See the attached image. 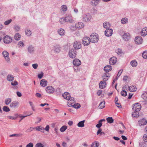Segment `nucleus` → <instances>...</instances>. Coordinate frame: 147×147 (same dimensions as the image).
I'll list each match as a JSON object with an SVG mask.
<instances>
[{
	"label": "nucleus",
	"instance_id": "1",
	"mask_svg": "<svg viewBox=\"0 0 147 147\" xmlns=\"http://www.w3.org/2000/svg\"><path fill=\"white\" fill-rule=\"evenodd\" d=\"M90 39L91 42L93 43H95L98 42V38L97 34L96 33H92L90 36Z\"/></svg>",
	"mask_w": 147,
	"mask_h": 147
},
{
	"label": "nucleus",
	"instance_id": "2",
	"mask_svg": "<svg viewBox=\"0 0 147 147\" xmlns=\"http://www.w3.org/2000/svg\"><path fill=\"white\" fill-rule=\"evenodd\" d=\"M132 107L134 111H140L141 108V106L140 103H137L133 105Z\"/></svg>",
	"mask_w": 147,
	"mask_h": 147
},
{
	"label": "nucleus",
	"instance_id": "3",
	"mask_svg": "<svg viewBox=\"0 0 147 147\" xmlns=\"http://www.w3.org/2000/svg\"><path fill=\"white\" fill-rule=\"evenodd\" d=\"M91 42L90 38L86 36L84 37L82 39V44L84 46H88L89 45Z\"/></svg>",
	"mask_w": 147,
	"mask_h": 147
},
{
	"label": "nucleus",
	"instance_id": "4",
	"mask_svg": "<svg viewBox=\"0 0 147 147\" xmlns=\"http://www.w3.org/2000/svg\"><path fill=\"white\" fill-rule=\"evenodd\" d=\"M12 38L9 36L6 35L5 36L3 39V41L4 43L9 44L12 42Z\"/></svg>",
	"mask_w": 147,
	"mask_h": 147
},
{
	"label": "nucleus",
	"instance_id": "5",
	"mask_svg": "<svg viewBox=\"0 0 147 147\" xmlns=\"http://www.w3.org/2000/svg\"><path fill=\"white\" fill-rule=\"evenodd\" d=\"M91 18V15L89 13H87L83 16V20L85 22H89Z\"/></svg>",
	"mask_w": 147,
	"mask_h": 147
},
{
	"label": "nucleus",
	"instance_id": "6",
	"mask_svg": "<svg viewBox=\"0 0 147 147\" xmlns=\"http://www.w3.org/2000/svg\"><path fill=\"white\" fill-rule=\"evenodd\" d=\"M69 55L70 58H74L76 55V51L74 49H71L69 51Z\"/></svg>",
	"mask_w": 147,
	"mask_h": 147
},
{
	"label": "nucleus",
	"instance_id": "7",
	"mask_svg": "<svg viewBox=\"0 0 147 147\" xmlns=\"http://www.w3.org/2000/svg\"><path fill=\"white\" fill-rule=\"evenodd\" d=\"M2 54L5 61L8 63L9 62L10 59L8 53L6 51H4L3 52Z\"/></svg>",
	"mask_w": 147,
	"mask_h": 147
},
{
	"label": "nucleus",
	"instance_id": "8",
	"mask_svg": "<svg viewBox=\"0 0 147 147\" xmlns=\"http://www.w3.org/2000/svg\"><path fill=\"white\" fill-rule=\"evenodd\" d=\"M73 47L75 49H78L81 47V43L77 41H75L73 45Z\"/></svg>",
	"mask_w": 147,
	"mask_h": 147
},
{
	"label": "nucleus",
	"instance_id": "9",
	"mask_svg": "<svg viewBox=\"0 0 147 147\" xmlns=\"http://www.w3.org/2000/svg\"><path fill=\"white\" fill-rule=\"evenodd\" d=\"M113 33V30L111 29H107L105 31V33L106 36H110L112 35Z\"/></svg>",
	"mask_w": 147,
	"mask_h": 147
},
{
	"label": "nucleus",
	"instance_id": "10",
	"mask_svg": "<svg viewBox=\"0 0 147 147\" xmlns=\"http://www.w3.org/2000/svg\"><path fill=\"white\" fill-rule=\"evenodd\" d=\"M65 18L66 22L72 23L74 22V20L73 19L72 16L71 15L67 16Z\"/></svg>",
	"mask_w": 147,
	"mask_h": 147
},
{
	"label": "nucleus",
	"instance_id": "11",
	"mask_svg": "<svg viewBox=\"0 0 147 147\" xmlns=\"http://www.w3.org/2000/svg\"><path fill=\"white\" fill-rule=\"evenodd\" d=\"M142 41L143 39L141 36H137L135 38V41L136 43L138 44H142Z\"/></svg>",
	"mask_w": 147,
	"mask_h": 147
},
{
	"label": "nucleus",
	"instance_id": "12",
	"mask_svg": "<svg viewBox=\"0 0 147 147\" xmlns=\"http://www.w3.org/2000/svg\"><path fill=\"white\" fill-rule=\"evenodd\" d=\"M117 61V58L115 57H113L109 59V63L111 65L115 64Z\"/></svg>",
	"mask_w": 147,
	"mask_h": 147
},
{
	"label": "nucleus",
	"instance_id": "13",
	"mask_svg": "<svg viewBox=\"0 0 147 147\" xmlns=\"http://www.w3.org/2000/svg\"><path fill=\"white\" fill-rule=\"evenodd\" d=\"M19 105V102L15 101L12 102L9 105V107L11 108L17 107Z\"/></svg>",
	"mask_w": 147,
	"mask_h": 147
},
{
	"label": "nucleus",
	"instance_id": "14",
	"mask_svg": "<svg viewBox=\"0 0 147 147\" xmlns=\"http://www.w3.org/2000/svg\"><path fill=\"white\" fill-rule=\"evenodd\" d=\"M47 92L49 93H53L54 91V88L52 86H48L46 89Z\"/></svg>",
	"mask_w": 147,
	"mask_h": 147
},
{
	"label": "nucleus",
	"instance_id": "15",
	"mask_svg": "<svg viewBox=\"0 0 147 147\" xmlns=\"http://www.w3.org/2000/svg\"><path fill=\"white\" fill-rule=\"evenodd\" d=\"M73 64L75 66H78L81 64L80 60L77 59H75L73 61Z\"/></svg>",
	"mask_w": 147,
	"mask_h": 147
},
{
	"label": "nucleus",
	"instance_id": "16",
	"mask_svg": "<svg viewBox=\"0 0 147 147\" xmlns=\"http://www.w3.org/2000/svg\"><path fill=\"white\" fill-rule=\"evenodd\" d=\"M84 26V24L82 22H79L75 24V27L78 29L83 28Z\"/></svg>",
	"mask_w": 147,
	"mask_h": 147
},
{
	"label": "nucleus",
	"instance_id": "17",
	"mask_svg": "<svg viewBox=\"0 0 147 147\" xmlns=\"http://www.w3.org/2000/svg\"><path fill=\"white\" fill-rule=\"evenodd\" d=\"M122 37L125 40L127 41L130 38V35L128 33H125L123 35Z\"/></svg>",
	"mask_w": 147,
	"mask_h": 147
},
{
	"label": "nucleus",
	"instance_id": "18",
	"mask_svg": "<svg viewBox=\"0 0 147 147\" xmlns=\"http://www.w3.org/2000/svg\"><path fill=\"white\" fill-rule=\"evenodd\" d=\"M28 52L30 53H32L34 51V48L32 45H29L27 48Z\"/></svg>",
	"mask_w": 147,
	"mask_h": 147
},
{
	"label": "nucleus",
	"instance_id": "19",
	"mask_svg": "<svg viewBox=\"0 0 147 147\" xmlns=\"http://www.w3.org/2000/svg\"><path fill=\"white\" fill-rule=\"evenodd\" d=\"M112 69V66L111 65H108L104 67V69L105 72L108 73L109 71L111 70Z\"/></svg>",
	"mask_w": 147,
	"mask_h": 147
},
{
	"label": "nucleus",
	"instance_id": "20",
	"mask_svg": "<svg viewBox=\"0 0 147 147\" xmlns=\"http://www.w3.org/2000/svg\"><path fill=\"white\" fill-rule=\"evenodd\" d=\"M106 85V83L104 81H101L99 84V87L100 88H104Z\"/></svg>",
	"mask_w": 147,
	"mask_h": 147
},
{
	"label": "nucleus",
	"instance_id": "21",
	"mask_svg": "<svg viewBox=\"0 0 147 147\" xmlns=\"http://www.w3.org/2000/svg\"><path fill=\"white\" fill-rule=\"evenodd\" d=\"M47 84V82L45 79H43L40 80V85L42 86H46Z\"/></svg>",
	"mask_w": 147,
	"mask_h": 147
},
{
	"label": "nucleus",
	"instance_id": "22",
	"mask_svg": "<svg viewBox=\"0 0 147 147\" xmlns=\"http://www.w3.org/2000/svg\"><path fill=\"white\" fill-rule=\"evenodd\" d=\"M141 35L142 36H145L147 34V28H143L141 32Z\"/></svg>",
	"mask_w": 147,
	"mask_h": 147
},
{
	"label": "nucleus",
	"instance_id": "23",
	"mask_svg": "<svg viewBox=\"0 0 147 147\" xmlns=\"http://www.w3.org/2000/svg\"><path fill=\"white\" fill-rule=\"evenodd\" d=\"M62 96L63 98L67 100L70 97V95L68 92H66L63 94Z\"/></svg>",
	"mask_w": 147,
	"mask_h": 147
},
{
	"label": "nucleus",
	"instance_id": "24",
	"mask_svg": "<svg viewBox=\"0 0 147 147\" xmlns=\"http://www.w3.org/2000/svg\"><path fill=\"white\" fill-rule=\"evenodd\" d=\"M139 122V125L140 126L144 125L147 123L146 120L144 119L140 120Z\"/></svg>",
	"mask_w": 147,
	"mask_h": 147
},
{
	"label": "nucleus",
	"instance_id": "25",
	"mask_svg": "<svg viewBox=\"0 0 147 147\" xmlns=\"http://www.w3.org/2000/svg\"><path fill=\"white\" fill-rule=\"evenodd\" d=\"M58 33L59 35L62 36L64 35L65 31L62 28H60L58 30Z\"/></svg>",
	"mask_w": 147,
	"mask_h": 147
},
{
	"label": "nucleus",
	"instance_id": "26",
	"mask_svg": "<svg viewBox=\"0 0 147 147\" xmlns=\"http://www.w3.org/2000/svg\"><path fill=\"white\" fill-rule=\"evenodd\" d=\"M129 90L132 92H135L137 88L135 86L132 85L130 86H128Z\"/></svg>",
	"mask_w": 147,
	"mask_h": 147
},
{
	"label": "nucleus",
	"instance_id": "27",
	"mask_svg": "<svg viewBox=\"0 0 147 147\" xmlns=\"http://www.w3.org/2000/svg\"><path fill=\"white\" fill-rule=\"evenodd\" d=\"M111 26V24L109 22H105L103 24L104 28L106 29L109 28Z\"/></svg>",
	"mask_w": 147,
	"mask_h": 147
},
{
	"label": "nucleus",
	"instance_id": "28",
	"mask_svg": "<svg viewBox=\"0 0 147 147\" xmlns=\"http://www.w3.org/2000/svg\"><path fill=\"white\" fill-rule=\"evenodd\" d=\"M139 111H134V112L132 113V116L133 117H138L139 115Z\"/></svg>",
	"mask_w": 147,
	"mask_h": 147
},
{
	"label": "nucleus",
	"instance_id": "29",
	"mask_svg": "<svg viewBox=\"0 0 147 147\" xmlns=\"http://www.w3.org/2000/svg\"><path fill=\"white\" fill-rule=\"evenodd\" d=\"M105 120L104 119H102L99 120L98 121V124L96 125V126L98 128H100L102 125V122L103 121H105Z\"/></svg>",
	"mask_w": 147,
	"mask_h": 147
},
{
	"label": "nucleus",
	"instance_id": "30",
	"mask_svg": "<svg viewBox=\"0 0 147 147\" xmlns=\"http://www.w3.org/2000/svg\"><path fill=\"white\" fill-rule=\"evenodd\" d=\"M35 128L36 130L40 131L42 132H43L45 130V128L41 126H37Z\"/></svg>",
	"mask_w": 147,
	"mask_h": 147
},
{
	"label": "nucleus",
	"instance_id": "31",
	"mask_svg": "<svg viewBox=\"0 0 147 147\" xmlns=\"http://www.w3.org/2000/svg\"><path fill=\"white\" fill-rule=\"evenodd\" d=\"M54 51L57 53H59L61 51V48L59 45H56L54 47Z\"/></svg>",
	"mask_w": 147,
	"mask_h": 147
},
{
	"label": "nucleus",
	"instance_id": "32",
	"mask_svg": "<svg viewBox=\"0 0 147 147\" xmlns=\"http://www.w3.org/2000/svg\"><path fill=\"white\" fill-rule=\"evenodd\" d=\"M99 0H92L91 2V5L93 6H96L98 4Z\"/></svg>",
	"mask_w": 147,
	"mask_h": 147
},
{
	"label": "nucleus",
	"instance_id": "33",
	"mask_svg": "<svg viewBox=\"0 0 147 147\" xmlns=\"http://www.w3.org/2000/svg\"><path fill=\"white\" fill-rule=\"evenodd\" d=\"M14 80V77L11 74H9L7 75V80L9 81H11Z\"/></svg>",
	"mask_w": 147,
	"mask_h": 147
},
{
	"label": "nucleus",
	"instance_id": "34",
	"mask_svg": "<svg viewBox=\"0 0 147 147\" xmlns=\"http://www.w3.org/2000/svg\"><path fill=\"white\" fill-rule=\"evenodd\" d=\"M68 100V103L70 105H72V102H74V98L73 97H69V98L67 100Z\"/></svg>",
	"mask_w": 147,
	"mask_h": 147
},
{
	"label": "nucleus",
	"instance_id": "35",
	"mask_svg": "<svg viewBox=\"0 0 147 147\" xmlns=\"http://www.w3.org/2000/svg\"><path fill=\"white\" fill-rule=\"evenodd\" d=\"M85 121V120H84L82 121H81L79 122L77 124L78 126L79 127H84V123Z\"/></svg>",
	"mask_w": 147,
	"mask_h": 147
},
{
	"label": "nucleus",
	"instance_id": "36",
	"mask_svg": "<svg viewBox=\"0 0 147 147\" xmlns=\"http://www.w3.org/2000/svg\"><path fill=\"white\" fill-rule=\"evenodd\" d=\"M11 101V99L10 98H6L5 100V103L6 105H8L10 104Z\"/></svg>",
	"mask_w": 147,
	"mask_h": 147
},
{
	"label": "nucleus",
	"instance_id": "37",
	"mask_svg": "<svg viewBox=\"0 0 147 147\" xmlns=\"http://www.w3.org/2000/svg\"><path fill=\"white\" fill-rule=\"evenodd\" d=\"M128 19L126 18H122L121 20V22L122 24H127L128 22Z\"/></svg>",
	"mask_w": 147,
	"mask_h": 147
},
{
	"label": "nucleus",
	"instance_id": "38",
	"mask_svg": "<svg viewBox=\"0 0 147 147\" xmlns=\"http://www.w3.org/2000/svg\"><path fill=\"white\" fill-rule=\"evenodd\" d=\"M20 35L19 33L16 34L14 36V38L16 40H19L20 38Z\"/></svg>",
	"mask_w": 147,
	"mask_h": 147
},
{
	"label": "nucleus",
	"instance_id": "39",
	"mask_svg": "<svg viewBox=\"0 0 147 147\" xmlns=\"http://www.w3.org/2000/svg\"><path fill=\"white\" fill-rule=\"evenodd\" d=\"M107 122L110 123H112L114 120L112 117H108L106 119Z\"/></svg>",
	"mask_w": 147,
	"mask_h": 147
},
{
	"label": "nucleus",
	"instance_id": "40",
	"mask_svg": "<svg viewBox=\"0 0 147 147\" xmlns=\"http://www.w3.org/2000/svg\"><path fill=\"white\" fill-rule=\"evenodd\" d=\"M105 107V101L102 102L100 103L99 106L100 109H102Z\"/></svg>",
	"mask_w": 147,
	"mask_h": 147
},
{
	"label": "nucleus",
	"instance_id": "41",
	"mask_svg": "<svg viewBox=\"0 0 147 147\" xmlns=\"http://www.w3.org/2000/svg\"><path fill=\"white\" fill-rule=\"evenodd\" d=\"M110 76H108L106 74H105L102 76L103 81L106 82L108 80V79L109 78Z\"/></svg>",
	"mask_w": 147,
	"mask_h": 147
},
{
	"label": "nucleus",
	"instance_id": "42",
	"mask_svg": "<svg viewBox=\"0 0 147 147\" xmlns=\"http://www.w3.org/2000/svg\"><path fill=\"white\" fill-rule=\"evenodd\" d=\"M24 45L23 42L21 41H19L17 44L18 47L19 48H20V47H24Z\"/></svg>",
	"mask_w": 147,
	"mask_h": 147
},
{
	"label": "nucleus",
	"instance_id": "43",
	"mask_svg": "<svg viewBox=\"0 0 147 147\" xmlns=\"http://www.w3.org/2000/svg\"><path fill=\"white\" fill-rule=\"evenodd\" d=\"M99 143L98 142L96 141L94 143H93L92 145V147H98Z\"/></svg>",
	"mask_w": 147,
	"mask_h": 147
},
{
	"label": "nucleus",
	"instance_id": "44",
	"mask_svg": "<svg viewBox=\"0 0 147 147\" xmlns=\"http://www.w3.org/2000/svg\"><path fill=\"white\" fill-rule=\"evenodd\" d=\"M67 126L66 125H63L62 126L60 129V131L61 132L64 131L67 129Z\"/></svg>",
	"mask_w": 147,
	"mask_h": 147
},
{
	"label": "nucleus",
	"instance_id": "45",
	"mask_svg": "<svg viewBox=\"0 0 147 147\" xmlns=\"http://www.w3.org/2000/svg\"><path fill=\"white\" fill-rule=\"evenodd\" d=\"M71 106L72 107H73L74 108L76 109H79L81 107L80 105L78 103L74 104V105H73L72 104V105Z\"/></svg>",
	"mask_w": 147,
	"mask_h": 147
},
{
	"label": "nucleus",
	"instance_id": "46",
	"mask_svg": "<svg viewBox=\"0 0 147 147\" xmlns=\"http://www.w3.org/2000/svg\"><path fill=\"white\" fill-rule=\"evenodd\" d=\"M25 32L26 34L28 36H30L31 35L32 33L30 30L29 29H27L25 30Z\"/></svg>",
	"mask_w": 147,
	"mask_h": 147
},
{
	"label": "nucleus",
	"instance_id": "47",
	"mask_svg": "<svg viewBox=\"0 0 147 147\" xmlns=\"http://www.w3.org/2000/svg\"><path fill=\"white\" fill-rule=\"evenodd\" d=\"M121 95L123 96H125L127 95V92L124 90H122L121 92Z\"/></svg>",
	"mask_w": 147,
	"mask_h": 147
},
{
	"label": "nucleus",
	"instance_id": "48",
	"mask_svg": "<svg viewBox=\"0 0 147 147\" xmlns=\"http://www.w3.org/2000/svg\"><path fill=\"white\" fill-rule=\"evenodd\" d=\"M130 64L133 67H136L137 65V63L135 61H132L131 62Z\"/></svg>",
	"mask_w": 147,
	"mask_h": 147
},
{
	"label": "nucleus",
	"instance_id": "49",
	"mask_svg": "<svg viewBox=\"0 0 147 147\" xmlns=\"http://www.w3.org/2000/svg\"><path fill=\"white\" fill-rule=\"evenodd\" d=\"M3 111L6 112H9L10 111L9 108L8 107L6 106L3 107Z\"/></svg>",
	"mask_w": 147,
	"mask_h": 147
},
{
	"label": "nucleus",
	"instance_id": "50",
	"mask_svg": "<svg viewBox=\"0 0 147 147\" xmlns=\"http://www.w3.org/2000/svg\"><path fill=\"white\" fill-rule=\"evenodd\" d=\"M142 56L144 59L147 58V51H145L143 52Z\"/></svg>",
	"mask_w": 147,
	"mask_h": 147
},
{
	"label": "nucleus",
	"instance_id": "51",
	"mask_svg": "<svg viewBox=\"0 0 147 147\" xmlns=\"http://www.w3.org/2000/svg\"><path fill=\"white\" fill-rule=\"evenodd\" d=\"M62 10L63 11H66L67 10V7L66 5H63L61 7Z\"/></svg>",
	"mask_w": 147,
	"mask_h": 147
},
{
	"label": "nucleus",
	"instance_id": "52",
	"mask_svg": "<svg viewBox=\"0 0 147 147\" xmlns=\"http://www.w3.org/2000/svg\"><path fill=\"white\" fill-rule=\"evenodd\" d=\"M59 21L61 24H63L65 22H66L65 18H60Z\"/></svg>",
	"mask_w": 147,
	"mask_h": 147
},
{
	"label": "nucleus",
	"instance_id": "53",
	"mask_svg": "<svg viewBox=\"0 0 147 147\" xmlns=\"http://www.w3.org/2000/svg\"><path fill=\"white\" fill-rule=\"evenodd\" d=\"M142 97L143 99L147 98V92H145L143 93L142 95Z\"/></svg>",
	"mask_w": 147,
	"mask_h": 147
},
{
	"label": "nucleus",
	"instance_id": "54",
	"mask_svg": "<svg viewBox=\"0 0 147 147\" xmlns=\"http://www.w3.org/2000/svg\"><path fill=\"white\" fill-rule=\"evenodd\" d=\"M35 128H34L33 127H31L29 128L28 129H27L26 132H29L31 131H32Z\"/></svg>",
	"mask_w": 147,
	"mask_h": 147
},
{
	"label": "nucleus",
	"instance_id": "55",
	"mask_svg": "<svg viewBox=\"0 0 147 147\" xmlns=\"http://www.w3.org/2000/svg\"><path fill=\"white\" fill-rule=\"evenodd\" d=\"M12 21L11 19H10L9 20H7V21H5L4 23V24L5 25H7L9 24Z\"/></svg>",
	"mask_w": 147,
	"mask_h": 147
},
{
	"label": "nucleus",
	"instance_id": "56",
	"mask_svg": "<svg viewBox=\"0 0 147 147\" xmlns=\"http://www.w3.org/2000/svg\"><path fill=\"white\" fill-rule=\"evenodd\" d=\"M122 71L123 70H120L119 71L117 74V77L116 78V80H117L118 79V78L119 77V76H120V75H121L122 72Z\"/></svg>",
	"mask_w": 147,
	"mask_h": 147
},
{
	"label": "nucleus",
	"instance_id": "57",
	"mask_svg": "<svg viewBox=\"0 0 147 147\" xmlns=\"http://www.w3.org/2000/svg\"><path fill=\"white\" fill-rule=\"evenodd\" d=\"M35 147H44V146L41 143H38L36 144Z\"/></svg>",
	"mask_w": 147,
	"mask_h": 147
},
{
	"label": "nucleus",
	"instance_id": "58",
	"mask_svg": "<svg viewBox=\"0 0 147 147\" xmlns=\"http://www.w3.org/2000/svg\"><path fill=\"white\" fill-rule=\"evenodd\" d=\"M143 140L145 142H147V134L144 135L143 137Z\"/></svg>",
	"mask_w": 147,
	"mask_h": 147
},
{
	"label": "nucleus",
	"instance_id": "59",
	"mask_svg": "<svg viewBox=\"0 0 147 147\" xmlns=\"http://www.w3.org/2000/svg\"><path fill=\"white\" fill-rule=\"evenodd\" d=\"M43 76V73L42 72H41L40 74H38V77L39 79H41L42 77Z\"/></svg>",
	"mask_w": 147,
	"mask_h": 147
},
{
	"label": "nucleus",
	"instance_id": "60",
	"mask_svg": "<svg viewBox=\"0 0 147 147\" xmlns=\"http://www.w3.org/2000/svg\"><path fill=\"white\" fill-rule=\"evenodd\" d=\"M20 134H15L9 135L10 137H18L20 136Z\"/></svg>",
	"mask_w": 147,
	"mask_h": 147
},
{
	"label": "nucleus",
	"instance_id": "61",
	"mask_svg": "<svg viewBox=\"0 0 147 147\" xmlns=\"http://www.w3.org/2000/svg\"><path fill=\"white\" fill-rule=\"evenodd\" d=\"M18 83L16 81H14L13 82H11V84L12 86H15L18 85Z\"/></svg>",
	"mask_w": 147,
	"mask_h": 147
},
{
	"label": "nucleus",
	"instance_id": "62",
	"mask_svg": "<svg viewBox=\"0 0 147 147\" xmlns=\"http://www.w3.org/2000/svg\"><path fill=\"white\" fill-rule=\"evenodd\" d=\"M33 144L30 142L26 145V147H33Z\"/></svg>",
	"mask_w": 147,
	"mask_h": 147
},
{
	"label": "nucleus",
	"instance_id": "63",
	"mask_svg": "<svg viewBox=\"0 0 147 147\" xmlns=\"http://www.w3.org/2000/svg\"><path fill=\"white\" fill-rule=\"evenodd\" d=\"M77 66H75L74 67V70L76 72H78L80 70V69L79 68H78Z\"/></svg>",
	"mask_w": 147,
	"mask_h": 147
},
{
	"label": "nucleus",
	"instance_id": "64",
	"mask_svg": "<svg viewBox=\"0 0 147 147\" xmlns=\"http://www.w3.org/2000/svg\"><path fill=\"white\" fill-rule=\"evenodd\" d=\"M102 92V91L101 90H99L97 91V94L98 96H100Z\"/></svg>",
	"mask_w": 147,
	"mask_h": 147
}]
</instances>
